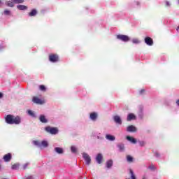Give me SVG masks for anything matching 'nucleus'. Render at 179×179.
Segmentation results:
<instances>
[{
  "mask_svg": "<svg viewBox=\"0 0 179 179\" xmlns=\"http://www.w3.org/2000/svg\"><path fill=\"white\" fill-rule=\"evenodd\" d=\"M0 169H1V164H0Z\"/></svg>",
  "mask_w": 179,
  "mask_h": 179,
  "instance_id": "45",
  "label": "nucleus"
},
{
  "mask_svg": "<svg viewBox=\"0 0 179 179\" xmlns=\"http://www.w3.org/2000/svg\"><path fill=\"white\" fill-rule=\"evenodd\" d=\"M126 139H127V141H129V142H131V143H134V144L136 143V140L134 137L127 136L126 137Z\"/></svg>",
  "mask_w": 179,
  "mask_h": 179,
  "instance_id": "16",
  "label": "nucleus"
},
{
  "mask_svg": "<svg viewBox=\"0 0 179 179\" xmlns=\"http://www.w3.org/2000/svg\"><path fill=\"white\" fill-rule=\"evenodd\" d=\"M127 132H136V127L133 125L128 126L127 129Z\"/></svg>",
  "mask_w": 179,
  "mask_h": 179,
  "instance_id": "11",
  "label": "nucleus"
},
{
  "mask_svg": "<svg viewBox=\"0 0 179 179\" xmlns=\"http://www.w3.org/2000/svg\"><path fill=\"white\" fill-rule=\"evenodd\" d=\"M136 120V116L134 113H129L127 116V121H132Z\"/></svg>",
  "mask_w": 179,
  "mask_h": 179,
  "instance_id": "12",
  "label": "nucleus"
},
{
  "mask_svg": "<svg viewBox=\"0 0 179 179\" xmlns=\"http://www.w3.org/2000/svg\"><path fill=\"white\" fill-rule=\"evenodd\" d=\"M28 114H29V115H31V117H35L34 113L31 110H28Z\"/></svg>",
  "mask_w": 179,
  "mask_h": 179,
  "instance_id": "32",
  "label": "nucleus"
},
{
  "mask_svg": "<svg viewBox=\"0 0 179 179\" xmlns=\"http://www.w3.org/2000/svg\"><path fill=\"white\" fill-rule=\"evenodd\" d=\"M49 61L50 62H58L59 57L57 54H50L49 55Z\"/></svg>",
  "mask_w": 179,
  "mask_h": 179,
  "instance_id": "3",
  "label": "nucleus"
},
{
  "mask_svg": "<svg viewBox=\"0 0 179 179\" xmlns=\"http://www.w3.org/2000/svg\"><path fill=\"white\" fill-rule=\"evenodd\" d=\"M29 166V163H27V164H24V165H23V169L24 170H26V169H27V166Z\"/></svg>",
  "mask_w": 179,
  "mask_h": 179,
  "instance_id": "36",
  "label": "nucleus"
},
{
  "mask_svg": "<svg viewBox=\"0 0 179 179\" xmlns=\"http://www.w3.org/2000/svg\"><path fill=\"white\" fill-rule=\"evenodd\" d=\"M55 150L57 153H59V155H62V153H64V150H62V148H55Z\"/></svg>",
  "mask_w": 179,
  "mask_h": 179,
  "instance_id": "20",
  "label": "nucleus"
},
{
  "mask_svg": "<svg viewBox=\"0 0 179 179\" xmlns=\"http://www.w3.org/2000/svg\"><path fill=\"white\" fill-rule=\"evenodd\" d=\"M36 15H37V10L36 9H33L29 13V16L33 17V16H36Z\"/></svg>",
  "mask_w": 179,
  "mask_h": 179,
  "instance_id": "23",
  "label": "nucleus"
},
{
  "mask_svg": "<svg viewBox=\"0 0 179 179\" xmlns=\"http://www.w3.org/2000/svg\"><path fill=\"white\" fill-rule=\"evenodd\" d=\"M4 162H10V160H12V154L10 153H8L6 155H5L3 157Z\"/></svg>",
  "mask_w": 179,
  "mask_h": 179,
  "instance_id": "8",
  "label": "nucleus"
},
{
  "mask_svg": "<svg viewBox=\"0 0 179 179\" xmlns=\"http://www.w3.org/2000/svg\"><path fill=\"white\" fill-rule=\"evenodd\" d=\"M179 29V27H178V29H177V30H178Z\"/></svg>",
  "mask_w": 179,
  "mask_h": 179,
  "instance_id": "43",
  "label": "nucleus"
},
{
  "mask_svg": "<svg viewBox=\"0 0 179 179\" xmlns=\"http://www.w3.org/2000/svg\"><path fill=\"white\" fill-rule=\"evenodd\" d=\"M4 15H6V16L10 15V11L8 9H5L4 10Z\"/></svg>",
  "mask_w": 179,
  "mask_h": 179,
  "instance_id": "31",
  "label": "nucleus"
},
{
  "mask_svg": "<svg viewBox=\"0 0 179 179\" xmlns=\"http://www.w3.org/2000/svg\"><path fill=\"white\" fill-rule=\"evenodd\" d=\"M148 169H150V170H152V171H155V170H156V166L153 164H151L149 166Z\"/></svg>",
  "mask_w": 179,
  "mask_h": 179,
  "instance_id": "30",
  "label": "nucleus"
},
{
  "mask_svg": "<svg viewBox=\"0 0 179 179\" xmlns=\"http://www.w3.org/2000/svg\"><path fill=\"white\" fill-rule=\"evenodd\" d=\"M71 150L72 153H78V148H76V147H75V146H71Z\"/></svg>",
  "mask_w": 179,
  "mask_h": 179,
  "instance_id": "27",
  "label": "nucleus"
},
{
  "mask_svg": "<svg viewBox=\"0 0 179 179\" xmlns=\"http://www.w3.org/2000/svg\"><path fill=\"white\" fill-rule=\"evenodd\" d=\"M166 6H170V3L169 1H166Z\"/></svg>",
  "mask_w": 179,
  "mask_h": 179,
  "instance_id": "39",
  "label": "nucleus"
},
{
  "mask_svg": "<svg viewBox=\"0 0 179 179\" xmlns=\"http://www.w3.org/2000/svg\"><path fill=\"white\" fill-rule=\"evenodd\" d=\"M17 167H19V165L17 164H15L11 166V169H12V170H16V169H17Z\"/></svg>",
  "mask_w": 179,
  "mask_h": 179,
  "instance_id": "33",
  "label": "nucleus"
},
{
  "mask_svg": "<svg viewBox=\"0 0 179 179\" xmlns=\"http://www.w3.org/2000/svg\"><path fill=\"white\" fill-rule=\"evenodd\" d=\"M17 9H19L20 10H26V9H27V6H24V5H18L17 6Z\"/></svg>",
  "mask_w": 179,
  "mask_h": 179,
  "instance_id": "19",
  "label": "nucleus"
},
{
  "mask_svg": "<svg viewBox=\"0 0 179 179\" xmlns=\"http://www.w3.org/2000/svg\"><path fill=\"white\" fill-rule=\"evenodd\" d=\"M129 174L131 179H136V176H135V173H134V171L131 169H129Z\"/></svg>",
  "mask_w": 179,
  "mask_h": 179,
  "instance_id": "25",
  "label": "nucleus"
},
{
  "mask_svg": "<svg viewBox=\"0 0 179 179\" xmlns=\"http://www.w3.org/2000/svg\"><path fill=\"white\" fill-rule=\"evenodd\" d=\"M45 131L51 134V135H57V134H58V128L57 127H46Z\"/></svg>",
  "mask_w": 179,
  "mask_h": 179,
  "instance_id": "2",
  "label": "nucleus"
},
{
  "mask_svg": "<svg viewBox=\"0 0 179 179\" xmlns=\"http://www.w3.org/2000/svg\"><path fill=\"white\" fill-rule=\"evenodd\" d=\"M143 179H148V178H146V176H143Z\"/></svg>",
  "mask_w": 179,
  "mask_h": 179,
  "instance_id": "42",
  "label": "nucleus"
},
{
  "mask_svg": "<svg viewBox=\"0 0 179 179\" xmlns=\"http://www.w3.org/2000/svg\"><path fill=\"white\" fill-rule=\"evenodd\" d=\"M32 101L35 104H39V105L44 104V103H45L44 100H41L37 96H33Z\"/></svg>",
  "mask_w": 179,
  "mask_h": 179,
  "instance_id": "6",
  "label": "nucleus"
},
{
  "mask_svg": "<svg viewBox=\"0 0 179 179\" xmlns=\"http://www.w3.org/2000/svg\"><path fill=\"white\" fill-rule=\"evenodd\" d=\"M1 2H2V1L0 0V3H1Z\"/></svg>",
  "mask_w": 179,
  "mask_h": 179,
  "instance_id": "44",
  "label": "nucleus"
},
{
  "mask_svg": "<svg viewBox=\"0 0 179 179\" xmlns=\"http://www.w3.org/2000/svg\"><path fill=\"white\" fill-rule=\"evenodd\" d=\"M83 157L85 159L86 164H87V166H89V164H90V163L92 162V158H90V156H89L87 155V153L83 152Z\"/></svg>",
  "mask_w": 179,
  "mask_h": 179,
  "instance_id": "5",
  "label": "nucleus"
},
{
  "mask_svg": "<svg viewBox=\"0 0 179 179\" xmlns=\"http://www.w3.org/2000/svg\"><path fill=\"white\" fill-rule=\"evenodd\" d=\"M132 42L134 43V44H139V40L138 39H133Z\"/></svg>",
  "mask_w": 179,
  "mask_h": 179,
  "instance_id": "35",
  "label": "nucleus"
},
{
  "mask_svg": "<svg viewBox=\"0 0 179 179\" xmlns=\"http://www.w3.org/2000/svg\"><path fill=\"white\" fill-rule=\"evenodd\" d=\"M113 120L116 124H119V125H121L122 124V120H121V117L118 115H115L113 117Z\"/></svg>",
  "mask_w": 179,
  "mask_h": 179,
  "instance_id": "9",
  "label": "nucleus"
},
{
  "mask_svg": "<svg viewBox=\"0 0 179 179\" xmlns=\"http://www.w3.org/2000/svg\"><path fill=\"white\" fill-rule=\"evenodd\" d=\"M39 120L41 122H43V124H47V122H48V120L45 118V116H44V115H41L39 117Z\"/></svg>",
  "mask_w": 179,
  "mask_h": 179,
  "instance_id": "15",
  "label": "nucleus"
},
{
  "mask_svg": "<svg viewBox=\"0 0 179 179\" xmlns=\"http://www.w3.org/2000/svg\"><path fill=\"white\" fill-rule=\"evenodd\" d=\"M117 148L120 152H124V150H125V146L123 143L118 144Z\"/></svg>",
  "mask_w": 179,
  "mask_h": 179,
  "instance_id": "18",
  "label": "nucleus"
},
{
  "mask_svg": "<svg viewBox=\"0 0 179 179\" xmlns=\"http://www.w3.org/2000/svg\"><path fill=\"white\" fill-rule=\"evenodd\" d=\"M145 43L147 44V45H153V39L152 38L148 36L145 38Z\"/></svg>",
  "mask_w": 179,
  "mask_h": 179,
  "instance_id": "7",
  "label": "nucleus"
},
{
  "mask_svg": "<svg viewBox=\"0 0 179 179\" xmlns=\"http://www.w3.org/2000/svg\"><path fill=\"white\" fill-rule=\"evenodd\" d=\"M155 156H156V157H159L160 156V154L157 152H155Z\"/></svg>",
  "mask_w": 179,
  "mask_h": 179,
  "instance_id": "37",
  "label": "nucleus"
},
{
  "mask_svg": "<svg viewBox=\"0 0 179 179\" xmlns=\"http://www.w3.org/2000/svg\"><path fill=\"white\" fill-rule=\"evenodd\" d=\"M138 143L141 147H143L145 146V145H146V143L145 141H138Z\"/></svg>",
  "mask_w": 179,
  "mask_h": 179,
  "instance_id": "34",
  "label": "nucleus"
},
{
  "mask_svg": "<svg viewBox=\"0 0 179 179\" xmlns=\"http://www.w3.org/2000/svg\"><path fill=\"white\" fill-rule=\"evenodd\" d=\"M48 146V142L45 141H43L41 143V148H47Z\"/></svg>",
  "mask_w": 179,
  "mask_h": 179,
  "instance_id": "24",
  "label": "nucleus"
},
{
  "mask_svg": "<svg viewBox=\"0 0 179 179\" xmlns=\"http://www.w3.org/2000/svg\"><path fill=\"white\" fill-rule=\"evenodd\" d=\"M6 6H8L9 8H13V6H15L13 1H6Z\"/></svg>",
  "mask_w": 179,
  "mask_h": 179,
  "instance_id": "22",
  "label": "nucleus"
},
{
  "mask_svg": "<svg viewBox=\"0 0 179 179\" xmlns=\"http://www.w3.org/2000/svg\"><path fill=\"white\" fill-rule=\"evenodd\" d=\"M0 50H1V46H0Z\"/></svg>",
  "mask_w": 179,
  "mask_h": 179,
  "instance_id": "46",
  "label": "nucleus"
},
{
  "mask_svg": "<svg viewBox=\"0 0 179 179\" xmlns=\"http://www.w3.org/2000/svg\"><path fill=\"white\" fill-rule=\"evenodd\" d=\"M140 94H143V93H145V90L142 89L140 92H139Z\"/></svg>",
  "mask_w": 179,
  "mask_h": 179,
  "instance_id": "38",
  "label": "nucleus"
},
{
  "mask_svg": "<svg viewBox=\"0 0 179 179\" xmlns=\"http://www.w3.org/2000/svg\"><path fill=\"white\" fill-rule=\"evenodd\" d=\"M177 106H179V99L176 101Z\"/></svg>",
  "mask_w": 179,
  "mask_h": 179,
  "instance_id": "41",
  "label": "nucleus"
},
{
  "mask_svg": "<svg viewBox=\"0 0 179 179\" xmlns=\"http://www.w3.org/2000/svg\"><path fill=\"white\" fill-rule=\"evenodd\" d=\"M39 89L40 90H41V92H45V90H47V88H45V86L44 85H40Z\"/></svg>",
  "mask_w": 179,
  "mask_h": 179,
  "instance_id": "29",
  "label": "nucleus"
},
{
  "mask_svg": "<svg viewBox=\"0 0 179 179\" xmlns=\"http://www.w3.org/2000/svg\"><path fill=\"white\" fill-rule=\"evenodd\" d=\"M117 40H121V41H124V43H128L130 40L129 36L121 34L117 35Z\"/></svg>",
  "mask_w": 179,
  "mask_h": 179,
  "instance_id": "4",
  "label": "nucleus"
},
{
  "mask_svg": "<svg viewBox=\"0 0 179 179\" xmlns=\"http://www.w3.org/2000/svg\"><path fill=\"white\" fill-rule=\"evenodd\" d=\"M3 97V94L2 92H0V99H2Z\"/></svg>",
  "mask_w": 179,
  "mask_h": 179,
  "instance_id": "40",
  "label": "nucleus"
},
{
  "mask_svg": "<svg viewBox=\"0 0 179 179\" xmlns=\"http://www.w3.org/2000/svg\"><path fill=\"white\" fill-rule=\"evenodd\" d=\"M5 121L6 124L12 125L15 124V125H19L22 122V119L19 116H15L13 115H7L5 117Z\"/></svg>",
  "mask_w": 179,
  "mask_h": 179,
  "instance_id": "1",
  "label": "nucleus"
},
{
  "mask_svg": "<svg viewBox=\"0 0 179 179\" xmlns=\"http://www.w3.org/2000/svg\"><path fill=\"white\" fill-rule=\"evenodd\" d=\"M96 160L98 164H101V160H103V155L101 154H98Z\"/></svg>",
  "mask_w": 179,
  "mask_h": 179,
  "instance_id": "14",
  "label": "nucleus"
},
{
  "mask_svg": "<svg viewBox=\"0 0 179 179\" xmlns=\"http://www.w3.org/2000/svg\"><path fill=\"white\" fill-rule=\"evenodd\" d=\"M13 3H23L24 0H11Z\"/></svg>",
  "mask_w": 179,
  "mask_h": 179,
  "instance_id": "28",
  "label": "nucleus"
},
{
  "mask_svg": "<svg viewBox=\"0 0 179 179\" xmlns=\"http://www.w3.org/2000/svg\"><path fill=\"white\" fill-rule=\"evenodd\" d=\"M126 159L128 163L134 162V157H132L131 155H127Z\"/></svg>",
  "mask_w": 179,
  "mask_h": 179,
  "instance_id": "21",
  "label": "nucleus"
},
{
  "mask_svg": "<svg viewBox=\"0 0 179 179\" xmlns=\"http://www.w3.org/2000/svg\"><path fill=\"white\" fill-rule=\"evenodd\" d=\"M99 115H97V113L96 112H93V113H91L90 115V120H92V121H96V120H97V117Z\"/></svg>",
  "mask_w": 179,
  "mask_h": 179,
  "instance_id": "10",
  "label": "nucleus"
},
{
  "mask_svg": "<svg viewBox=\"0 0 179 179\" xmlns=\"http://www.w3.org/2000/svg\"><path fill=\"white\" fill-rule=\"evenodd\" d=\"M107 169H111L113 167V159H109L106 162Z\"/></svg>",
  "mask_w": 179,
  "mask_h": 179,
  "instance_id": "17",
  "label": "nucleus"
},
{
  "mask_svg": "<svg viewBox=\"0 0 179 179\" xmlns=\"http://www.w3.org/2000/svg\"><path fill=\"white\" fill-rule=\"evenodd\" d=\"M106 139L108 141H110L111 142L115 141V136L110 135V134H106Z\"/></svg>",
  "mask_w": 179,
  "mask_h": 179,
  "instance_id": "13",
  "label": "nucleus"
},
{
  "mask_svg": "<svg viewBox=\"0 0 179 179\" xmlns=\"http://www.w3.org/2000/svg\"><path fill=\"white\" fill-rule=\"evenodd\" d=\"M33 143H34V145H35V146H38V148H41V142H40L38 141H34Z\"/></svg>",
  "mask_w": 179,
  "mask_h": 179,
  "instance_id": "26",
  "label": "nucleus"
}]
</instances>
